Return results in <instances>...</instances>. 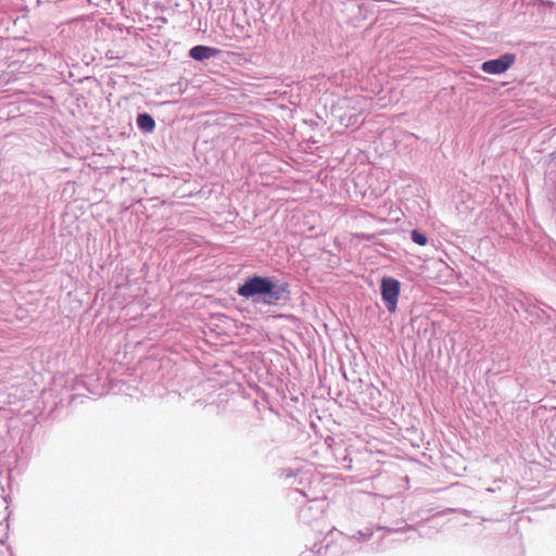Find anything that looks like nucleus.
<instances>
[{
  "instance_id": "f257e3e1",
  "label": "nucleus",
  "mask_w": 556,
  "mask_h": 556,
  "mask_svg": "<svg viewBox=\"0 0 556 556\" xmlns=\"http://www.w3.org/2000/svg\"><path fill=\"white\" fill-rule=\"evenodd\" d=\"M237 294L253 303L274 305L289 295L288 285L276 281L273 277L251 276L237 289Z\"/></svg>"
},
{
  "instance_id": "f03ea898",
  "label": "nucleus",
  "mask_w": 556,
  "mask_h": 556,
  "mask_svg": "<svg viewBox=\"0 0 556 556\" xmlns=\"http://www.w3.org/2000/svg\"><path fill=\"white\" fill-rule=\"evenodd\" d=\"M380 291L382 301L390 313H394L397 307V300L401 291V283L392 277L381 279Z\"/></svg>"
},
{
  "instance_id": "7ed1b4c3",
  "label": "nucleus",
  "mask_w": 556,
  "mask_h": 556,
  "mask_svg": "<svg viewBox=\"0 0 556 556\" xmlns=\"http://www.w3.org/2000/svg\"><path fill=\"white\" fill-rule=\"evenodd\" d=\"M515 54L504 53L497 59L484 61L481 64V70L488 74L500 75L505 73L515 63Z\"/></svg>"
},
{
  "instance_id": "20e7f679",
  "label": "nucleus",
  "mask_w": 556,
  "mask_h": 556,
  "mask_svg": "<svg viewBox=\"0 0 556 556\" xmlns=\"http://www.w3.org/2000/svg\"><path fill=\"white\" fill-rule=\"evenodd\" d=\"M372 536V532L369 529L359 530L356 534L351 536H344L342 541V548L344 554H355L361 552L363 546L362 542L368 541Z\"/></svg>"
},
{
  "instance_id": "39448f33",
  "label": "nucleus",
  "mask_w": 556,
  "mask_h": 556,
  "mask_svg": "<svg viewBox=\"0 0 556 556\" xmlns=\"http://www.w3.org/2000/svg\"><path fill=\"white\" fill-rule=\"evenodd\" d=\"M218 50L213 47L198 45L189 50V56L195 61H204L212 56H215Z\"/></svg>"
},
{
  "instance_id": "423d86ee",
  "label": "nucleus",
  "mask_w": 556,
  "mask_h": 556,
  "mask_svg": "<svg viewBox=\"0 0 556 556\" xmlns=\"http://www.w3.org/2000/svg\"><path fill=\"white\" fill-rule=\"evenodd\" d=\"M137 126L146 132H151L155 128L154 118L148 113H140L137 116Z\"/></svg>"
},
{
  "instance_id": "0eeeda50",
  "label": "nucleus",
  "mask_w": 556,
  "mask_h": 556,
  "mask_svg": "<svg viewBox=\"0 0 556 556\" xmlns=\"http://www.w3.org/2000/svg\"><path fill=\"white\" fill-rule=\"evenodd\" d=\"M410 239L418 245H426L428 242L427 236L418 229H414L410 232Z\"/></svg>"
}]
</instances>
